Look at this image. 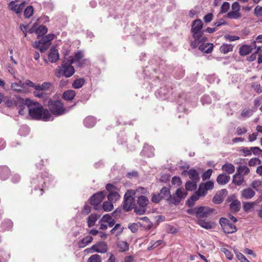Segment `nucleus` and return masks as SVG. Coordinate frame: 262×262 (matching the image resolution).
Segmentation results:
<instances>
[{
    "label": "nucleus",
    "instance_id": "f8f14e48",
    "mask_svg": "<svg viewBox=\"0 0 262 262\" xmlns=\"http://www.w3.org/2000/svg\"><path fill=\"white\" fill-rule=\"evenodd\" d=\"M59 53L57 49L52 48L50 49L49 54V60L52 63L56 62L59 60Z\"/></svg>",
    "mask_w": 262,
    "mask_h": 262
},
{
    "label": "nucleus",
    "instance_id": "13d9d810",
    "mask_svg": "<svg viewBox=\"0 0 262 262\" xmlns=\"http://www.w3.org/2000/svg\"><path fill=\"white\" fill-rule=\"evenodd\" d=\"M162 196L161 195V194L158 193H154L152 194L151 198V201L155 203H158L162 200Z\"/></svg>",
    "mask_w": 262,
    "mask_h": 262
},
{
    "label": "nucleus",
    "instance_id": "b1692460",
    "mask_svg": "<svg viewBox=\"0 0 262 262\" xmlns=\"http://www.w3.org/2000/svg\"><path fill=\"white\" fill-rule=\"evenodd\" d=\"M241 207V202L237 200H235L230 205V208L232 212H237L239 211Z\"/></svg>",
    "mask_w": 262,
    "mask_h": 262
},
{
    "label": "nucleus",
    "instance_id": "39448f33",
    "mask_svg": "<svg viewBox=\"0 0 262 262\" xmlns=\"http://www.w3.org/2000/svg\"><path fill=\"white\" fill-rule=\"evenodd\" d=\"M224 232L227 234L233 233L237 231L236 226L225 217H221L219 221Z\"/></svg>",
    "mask_w": 262,
    "mask_h": 262
},
{
    "label": "nucleus",
    "instance_id": "9d476101",
    "mask_svg": "<svg viewBox=\"0 0 262 262\" xmlns=\"http://www.w3.org/2000/svg\"><path fill=\"white\" fill-rule=\"evenodd\" d=\"M83 54L81 51H78L74 56H70V59L68 60L70 64H72L76 62H77V66L81 67L85 64V60L83 59Z\"/></svg>",
    "mask_w": 262,
    "mask_h": 262
},
{
    "label": "nucleus",
    "instance_id": "c85d7f7f",
    "mask_svg": "<svg viewBox=\"0 0 262 262\" xmlns=\"http://www.w3.org/2000/svg\"><path fill=\"white\" fill-rule=\"evenodd\" d=\"M107 198L109 201L112 202V203H115L118 200H120L121 196L119 194L118 191H114V192L108 193Z\"/></svg>",
    "mask_w": 262,
    "mask_h": 262
},
{
    "label": "nucleus",
    "instance_id": "4468645a",
    "mask_svg": "<svg viewBox=\"0 0 262 262\" xmlns=\"http://www.w3.org/2000/svg\"><path fill=\"white\" fill-rule=\"evenodd\" d=\"M255 194V191L250 188L244 189L241 191L242 197L246 200L251 199Z\"/></svg>",
    "mask_w": 262,
    "mask_h": 262
},
{
    "label": "nucleus",
    "instance_id": "ea45409f",
    "mask_svg": "<svg viewBox=\"0 0 262 262\" xmlns=\"http://www.w3.org/2000/svg\"><path fill=\"white\" fill-rule=\"evenodd\" d=\"M117 247L121 252L127 251L129 249L128 243L124 241H120L117 244Z\"/></svg>",
    "mask_w": 262,
    "mask_h": 262
},
{
    "label": "nucleus",
    "instance_id": "bf43d9fd",
    "mask_svg": "<svg viewBox=\"0 0 262 262\" xmlns=\"http://www.w3.org/2000/svg\"><path fill=\"white\" fill-rule=\"evenodd\" d=\"M33 94L35 97L39 98H45L47 97V93L43 91H37L35 90V91L33 92Z\"/></svg>",
    "mask_w": 262,
    "mask_h": 262
},
{
    "label": "nucleus",
    "instance_id": "412c9836",
    "mask_svg": "<svg viewBox=\"0 0 262 262\" xmlns=\"http://www.w3.org/2000/svg\"><path fill=\"white\" fill-rule=\"evenodd\" d=\"M51 86L52 83L50 82H45L41 84L38 83L35 85V90L37 91L45 92V91L49 90Z\"/></svg>",
    "mask_w": 262,
    "mask_h": 262
},
{
    "label": "nucleus",
    "instance_id": "864d4df0",
    "mask_svg": "<svg viewBox=\"0 0 262 262\" xmlns=\"http://www.w3.org/2000/svg\"><path fill=\"white\" fill-rule=\"evenodd\" d=\"M261 161L258 158H254L250 159L249 161L248 164L250 166H254L256 165H260Z\"/></svg>",
    "mask_w": 262,
    "mask_h": 262
},
{
    "label": "nucleus",
    "instance_id": "1a4fd4ad",
    "mask_svg": "<svg viewBox=\"0 0 262 262\" xmlns=\"http://www.w3.org/2000/svg\"><path fill=\"white\" fill-rule=\"evenodd\" d=\"M197 210L196 217L198 219L208 217L215 212V209L206 206L198 207Z\"/></svg>",
    "mask_w": 262,
    "mask_h": 262
},
{
    "label": "nucleus",
    "instance_id": "58836bf2",
    "mask_svg": "<svg viewBox=\"0 0 262 262\" xmlns=\"http://www.w3.org/2000/svg\"><path fill=\"white\" fill-rule=\"evenodd\" d=\"M198 224L200 226L206 229H212L213 227V224L211 222H205L202 220H199Z\"/></svg>",
    "mask_w": 262,
    "mask_h": 262
},
{
    "label": "nucleus",
    "instance_id": "f3484780",
    "mask_svg": "<svg viewBox=\"0 0 262 262\" xmlns=\"http://www.w3.org/2000/svg\"><path fill=\"white\" fill-rule=\"evenodd\" d=\"M188 175L191 181L198 182L200 181L199 174L197 170L194 169H190L187 171Z\"/></svg>",
    "mask_w": 262,
    "mask_h": 262
},
{
    "label": "nucleus",
    "instance_id": "3c124183",
    "mask_svg": "<svg viewBox=\"0 0 262 262\" xmlns=\"http://www.w3.org/2000/svg\"><path fill=\"white\" fill-rule=\"evenodd\" d=\"M101 257L100 255L95 254L91 256L88 259L87 262H101Z\"/></svg>",
    "mask_w": 262,
    "mask_h": 262
},
{
    "label": "nucleus",
    "instance_id": "9b49d317",
    "mask_svg": "<svg viewBox=\"0 0 262 262\" xmlns=\"http://www.w3.org/2000/svg\"><path fill=\"white\" fill-rule=\"evenodd\" d=\"M94 252L104 253L107 250V246L106 244L103 242H98V243L93 245L91 248Z\"/></svg>",
    "mask_w": 262,
    "mask_h": 262
},
{
    "label": "nucleus",
    "instance_id": "e433bc0d",
    "mask_svg": "<svg viewBox=\"0 0 262 262\" xmlns=\"http://www.w3.org/2000/svg\"><path fill=\"white\" fill-rule=\"evenodd\" d=\"M236 172L243 176L248 174L250 172V169L246 166H239L237 169Z\"/></svg>",
    "mask_w": 262,
    "mask_h": 262
},
{
    "label": "nucleus",
    "instance_id": "a19ab883",
    "mask_svg": "<svg viewBox=\"0 0 262 262\" xmlns=\"http://www.w3.org/2000/svg\"><path fill=\"white\" fill-rule=\"evenodd\" d=\"M200 197V196L199 195V194L195 192V194L191 196L190 199L187 201V205L189 207L193 206L194 204V202L198 200Z\"/></svg>",
    "mask_w": 262,
    "mask_h": 262
},
{
    "label": "nucleus",
    "instance_id": "423d86ee",
    "mask_svg": "<svg viewBox=\"0 0 262 262\" xmlns=\"http://www.w3.org/2000/svg\"><path fill=\"white\" fill-rule=\"evenodd\" d=\"M187 195V191L184 189L182 188L177 189L175 193L172 195L171 203L176 205H178L183 199L186 197Z\"/></svg>",
    "mask_w": 262,
    "mask_h": 262
},
{
    "label": "nucleus",
    "instance_id": "c756f323",
    "mask_svg": "<svg viewBox=\"0 0 262 262\" xmlns=\"http://www.w3.org/2000/svg\"><path fill=\"white\" fill-rule=\"evenodd\" d=\"M252 51V47L251 46L243 45L242 46L239 51V54L242 56H246L249 54Z\"/></svg>",
    "mask_w": 262,
    "mask_h": 262
},
{
    "label": "nucleus",
    "instance_id": "f03ea898",
    "mask_svg": "<svg viewBox=\"0 0 262 262\" xmlns=\"http://www.w3.org/2000/svg\"><path fill=\"white\" fill-rule=\"evenodd\" d=\"M71 64H70L69 61L68 62L63 61L61 66L58 67L56 70L55 75L57 78H60L63 76L66 78L71 77L75 73V69Z\"/></svg>",
    "mask_w": 262,
    "mask_h": 262
},
{
    "label": "nucleus",
    "instance_id": "680f3d73",
    "mask_svg": "<svg viewBox=\"0 0 262 262\" xmlns=\"http://www.w3.org/2000/svg\"><path fill=\"white\" fill-rule=\"evenodd\" d=\"M212 173V170L211 169H208L206 171H205L203 174H202V179L203 181H205L206 180L209 179Z\"/></svg>",
    "mask_w": 262,
    "mask_h": 262
},
{
    "label": "nucleus",
    "instance_id": "e2e57ef3",
    "mask_svg": "<svg viewBox=\"0 0 262 262\" xmlns=\"http://www.w3.org/2000/svg\"><path fill=\"white\" fill-rule=\"evenodd\" d=\"M133 209H134L135 212L140 215L143 214L146 210V208L144 207H140V206L139 207H137L136 205V207Z\"/></svg>",
    "mask_w": 262,
    "mask_h": 262
},
{
    "label": "nucleus",
    "instance_id": "4d7b16f0",
    "mask_svg": "<svg viewBox=\"0 0 262 262\" xmlns=\"http://www.w3.org/2000/svg\"><path fill=\"white\" fill-rule=\"evenodd\" d=\"M253 111L250 109H244L241 112V116L243 118H247L252 116Z\"/></svg>",
    "mask_w": 262,
    "mask_h": 262
},
{
    "label": "nucleus",
    "instance_id": "2f4dec72",
    "mask_svg": "<svg viewBox=\"0 0 262 262\" xmlns=\"http://www.w3.org/2000/svg\"><path fill=\"white\" fill-rule=\"evenodd\" d=\"M21 81H19V83L13 82L11 84V87L15 92L23 93L25 90L21 87Z\"/></svg>",
    "mask_w": 262,
    "mask_h": 262
},
{
    "label": "nucleus",
    "instance_id": "5fc2aeb1",
    "mask_svg": "<svg viewBox=\"0 0 262 262\" xmlns=\"http://www.w3.org/2000/svg\"><path fill=\"white\" fill-rule=\"evenodd\" d=\"M207 190L203 185V184L200 185L198 191L196 192L200 196H203L206 195L207 193Z\"/></svg>",
    "mask_w": 262,
    "mask_h": 262
},
{
    "label": "nucleus",
    "instance_id": "cd10ccee",
    "mask_svg": "<svg viewBox=\"0 0 262 262\" xmlns=\"http://www.w3.org/2000/svg\"><path fill=\"white\" fill-rule=\"evenodd\" d=\"M222 170L228 174H232L235 171L234 166L231 164L227 163L222 166Z\"/></svg>",
    "mask_w": 262,
    "mask_h": 262
},
{
    "label": "nucleus",
    "instance_id": "a211bd4d",
    "mask_svg": "<svg viewBox=\"0 0 262 262\" xmlns=\"http://www.w3.org/2000/svg\"><path fill=\"white\" fill-rule=\"evenodd\" d=\"M230 180V177L225 174H221L216 178V182L220 185H225Z\"/></svg>",
    "mask_w": 262,
    "mask_h": 262
},
{
    "label": "nucleus",
    "instance_id": "7ed1b4c3",
    "mask_svg": "<svg viewBox=\"0 0 262 262\" xmlns=\"http://www.w3.org/2000/svg\"><path fill=\"white\" fill-rule=\"evenodd\" d=\"M135 190L133 189L127 190L124 195V201L122 203V207L126 212L132 210L136 207V200L134 198Z\"/></svg>",
    "mask_w": 262,
    "mask_h": 262
},
{
    "label": "nucleus",
    "instance_id": "20e7f679",
    "mask_svg": "<svg viewBox=\"0 0 262 262\" xmlns=\"http://www.w3.org/2000/svg\"><path fill=\"white\" fill-rule=\"evenodd\" d=\"M47 105L50 111L53 115L59 116L64 114L66 112V109L60 100L54 101L49 98Z\"/></svg>",
    "mask_w": 262,
    "mask_h": 262
},
{
    "label": "nucleus",
    "instance_id": "bb28decb",
    "mask_svg": "<svg viewBox=\"0 0 262 262\" xmlns=\"http://www.w3.org/2000/svg\"><path fill=\"white\" fill-rule=\"evenodd\" d=\"M244 181V178L243 176L237 174V172L233 176L232 183L236 185H241L243 184Z\"/></svg>",
    "mask_w": 262,
    "mask_h": 262
},
{
    "label": "nucleus",
    "instance_id": "ddd939ff",
    "mask_svg": "<svg viewBox=\"0 0 262 262\" xmlns=\"http://www.w3.org/2000/svg\"><path fill=\"white\" fill-rule=\"evenodd\" d=\"M55 35L53 34H49L46 36H41V38L38 41H35V46H36L38 43H42L45 45H50V42L54 39Z\"/></svg>",
    "mask_w": 262,
    "mask_h": 262
},
{
    "label": "nucleus",
    "instance_id": "8fccbe9b",
    "mask_svg": "<svg viewBox=\"0 0 262 262\" xmlns=\"http://www.w3.org/2000/svg\"><path fill=\"white\" fill-rule=\"evenodd\" d=\"M35 84L34 82L30 80H27L25 82H22L21 87L24 90L26 87L33 88L35 90Z\"/></svg>",
    "mask_w": 262,
    "mask_h": 262
},
{
    "label": "nucleus",
    "instance_id": "c03bdc74",
    "mask_svg": "<svg viewBox=\"0 0 262 262\" xmlns=\"http://www.w3.org/2000/svg\"><path fill=\"white\" fill-rule=\"evenodd\" d=\"M123 230V227H122L120 224H117L115 227L111 230L112 233H115L116 235L120 234Z\"/></svg>",
    "mask_w": 262,
    "mask_h": 262
},
{
    "label": "nucleus",
    "instance_id": "0eeeda50",
    "mask_svg": "<svg viewBox=\"0 0 262 262\" xmlns=\"http://www.w3.org/2000/svg\"><path fill=\"white\" fill-rule=\"evenodd\" d=\"M7 106L12 107L16 106H22L25 103L24 99L18 96H15L13 98L8 97L5 100Z\"/></svg>",
    "mask_w": 262,
    "mask_h": 262
},
{
    "label": "nucleus",
    "instance_id": "de8ad7c7",
    "mask_svg": "<svg viewBox=\"0 0 262 262\" xmlns=\"http://www.w3.org/2000/svg\"><path fill=\"white\" fill-rule=\"evenodd\" d=\"M105 189L109 193L119 191V189L117 186L111 183L106 185Z\"/></svg>",
    "mask_w": 262,
    "mask_h": 262
},
{
    "label": "nucleus",
    "instance_id": "603ef678",
    "mask_svg": "<svg viewBox=\"0 0 262 262\" xmlns=\"http://www.w3.org/2000/svg\"><path fill=\"white\" fill-rule=\"evenodd\" d=\"M254 202H244L243 207L244 210L245 212H248L254 207Z\"/></svg>",
    "mask_w": 262,
    "mask_h": 262
},
{
    "label": "nucleus",
    "instance_id": "79ce46f5",
    "mask_svg": "<svg viewBox=\"0 0 262 262\" xmlns=\"http://www.w3.org/2000/svg\"><path fill=\"white\" fill-rule=\"evenodd\" d=\"M10 9L15 12L17 14H21V12L20 11V9L19 8L18 5L15 4V2L14 1H11L10 2L9 4Z\"/></svg>",
    "mask_w": 262,
    "mask_h": 262
},
{
    "label": "nucleus",
    "instance_id": "338daca9",
    "mask_svg": "<svg viewBox=\"0 0 262 262\" xmlns=\"http://www.w3.org/2000/svg\"><path fill=\"white\" fill-rule=\"evenodd\" d=\"M262 185V182L260 180H254L252 183V186L255 190H257Z\"/></svg>",
    "mask_w": 262,
    "mask_h": 262
},
{
    "label": "nucleus",
    "instance_id": "393cba45",
    "mask_svg": "<svg viewBox=\"0 0 262 262\" xmlns=\"http://www.w3.org/2000/svg\"><path fill=\"white\" fill-rule=\"evenodd\" d=\"M203 31L192 33V37L194 39L198 40L200 42L207 40V38L203 35Z\"/></svg>",
    "mask_w": 262,
    "mask_h": 262
},
{
    "label": "nucleus",
    "instance_id": "69168bd1",
    "mask_svg": "<svg viewBox=\"0 0 262 262\" xmlns=\"http://www.w3.org/2000/svg\"><path fill=\"white\" fill-rule=\"evenodd\" d=\"M223 201V199L220 195H215L212 199V202L216 204H221Z\"/></svg>",
    "mask_w": 262,
    "mask_h": 262
},
{
    "label": "nucleus",
    "instance_id": "49530a36",
    "mask_svg": "<svg viewBox=\"0 0 262 262\" xmlns=\"http://www.w3.org/2000/svg\"><path fill=\"white\" fill-rule=\"evenodd\" d=\"M102 208L105 211H110L113 209V203L110 201H105L103 203Z\"/></svg>",
    "mask_w": 262,
    "mask_h": 262
},
{
    "label": "nucleus",
    "instance_id": "09e8293b",
    "mask_svg": "<svg viewBox=\"0 0 262 262\" xmlns=\"http://www.w3.org/2000/svg\"><path fill=\"white\" fill-rule=\"evenodd\" d=\"M227 16L229 18L237 19L241 17V14L239 12L232 10L227 13Z\"/></svg>",
    "mask_w": 262,
    "mask_h": 262
},
{
    "label": "nucleus",
    "instance_id": "dca6fc26",
    "mask_svg": "<svg viewBox=\"0 0 262 262\" xmlns=\"http://www.w3.org/2000/svg\"><path fill=\"white\" fill-rule=\"evenodd\" d=\"M203 24L200 19H196L192 23L191 31L192 33L202 31Z\"/></svg>",
    "mask_w": 262,
    "mask_h": 262
},
{
    "label": "nucleus",
    "instance_id": "f257e3e1",
    "mask_svg": "<svg viewBox=\"0 0 262 262\" xmlns=\"http://www.w3.org/2000/svg\"><path fill=\"white\" fill-rule=\"evenodd\" d=\"M29 115L35 119H42L45 121H48L51 117L49 111L45 109L43 106L37 102H34L29 98L26 99Z\"/></svg>",
    "mask_w": 262,
    "mask_h": 262
},
{
    "label": "nucleus",
    "instance_id": "5701e85b",
    "mask_svg": "<svg viewBox=\"0 0 262 262\" xmlns=\"http://www.w3.org/2000/svg\"><path fill=\"white\" fill-rule=\"evenodd\" d=\"M213 47L212 43H206L200 45L199 48L200 50L205 53H210L213 50Z\"/></svg>",
    "mask_w": 262,
    "mask_h": 262
},
{
    "label": "nucleus",
    "instance_id": "aec40b11",
    "mask_svg": "<svg viewBox=\"0 0 262 262\" xmlns=\"http://www.w3.org/2000/svg\"><path fill=\"white\" fill-rule=\"evenodd\" d=\"M10 170L7 166H0V179L5 180L10 176Z\"/></svg>",
    "mask_w": 262,
    "mask_h": 262
},
{
    "label": "nucleus",
    "instance_id": "7c9ffc66",
    "mask_svg": "<svg viewBox=\"0 0 262 262\" xmlns=\"http://www.w3.org/2000/svg\"><path fill=\"white\" fill-rule=\"evenodd\" d=\"M98 216L96 214H91L87 219L88 226L89 227L94 226L97 221Z\"/></svg>",
    "mask_w": 262,
    "mask_h": 262
},
{
    "label": "nucleus",
    "instance_id": "72a5a7b5",
    "mask_svg": "<svg viewBox=\"0 0 262 262\" xmlns=\"http://www.w3.org/2000/svg\"><path fill=\"white\" fill-rule=\"evenodd\" d=\"M96 123L95 118L93 117H88L84 120V125L88 127H93Z\"/></svg>",
    "mask_w": 262,
    "mask_h": 262
},
{
    "label": "nucleus",
    "instance_id": "774afa93",
    "mask_svg": "<svg viewBox=\"0 0 262 262\" xmlns=\"http://www.w3.org/2000/svg\"><path fill=\"white\" fill-rule=\"evenodd\" d=\"M252 88L254 89V90L257 93H262V87L260 85V84L254 83L252 85Z\"/></svg>",
    "mask_w": 262,
    "mask_h": 262
},
{
    "label": "nucleus",
    "instance_id": "0e129e2a",
    "mask_svg": "<svg viewBox=\"0 0 262 262\" xmlns=\"http://www.w3.org/2000/svg\"><path fill=\"white\" fill-rule=\"evenodd\" d=\"M221 251L222 252H223L226 257L229 259V260H231L233 258V255L231 253V252L229 250H228L227 249L225 248H223L222 249H221Z\"/></svg>",
    "mask_w": 262,
    "mask_h": 262
},
{
    "label": "nucleus",
    "instance_id": "6e6d98bb",
    "mask_svg": "<svg viewBox=\"0 0 262 262\" xmlns=\"http://www.w3.org/2000/svg\"><path fill=\"white\" fill-rule=\"evenodd\" d=\"M141 220H143L145 222V224L144 227L146 229L148 230L150 229L152 226V223L151 222L149 219L147 217H143L141 218Z\"/></svg>",
    "mask_w": 262,
    "mask_h": 262
},
{
    "label": "nucleus",
    "instance_id": "052dcab7",
    "mask_svg": "<svg viewBox=\"0 0 262 262\" xmlns=\"http://www.w3.org/2000/svg\"><path fill=\"white\" fill-rule=\"evenodd\" d=\"M230 7V4L228 2H225L221 7V12L222 13H226L228 11Z\"/></svg>",
    "mask_w": 262,
    "mask_h": 262
},
{
    "label": "nucleus",
    "instance_id": "37998d69",
    "mask_svg": "<svg viewBox=\"0 0 262 262\" xmlns=\"http://www.w3.org/2000/svg\"><path fill=\"white\" fill-rule=\"evenodd\" d=\"M34 12V9L32 6H28L24 11V16L26 18H29L32 16Z\"/></svg>",
    "mask_w": 262,
    "mask_h": 262
},
{
    "label": "nucleus",
    "instance_id": "f704fd0d",
    "mask_svg": "<svg viewBox=\"0 0 262 262\" xmlns=\"http://www.w3.org/2000/svg\"><path fill=\"white\" fill-rule=\"evenodd\" d=\"M48 32V28L45 26H40L36 30V33L37 35V38L45 35Z\"/></svg>",
    "mask_w": 262,
    "mask_h": 262
},
{
    "label": "nucleus",
    "instance_id": "6e6552de",
    "mask_svg": "<svg viewBox=\"0 0 262 262\" xmlns=\"http://www.w3.org/2000/svg\"><path fill=\"white\" fill-rule=\"evenodd\" d=\"M105 194L104 191H99L94 194L90 198V203L94 206V208L97 209L96 206L99 205L105 198Z\"/></svg>",
    "mask_w": 262,
    "mask_h": 262
},
{
    "label": "nucleus",
    "instance_id": "a878e982",
    "mask_svg": "<svg viewBox=\"0 0 262 262\" xmlns=\"http://www.w3.org/2000/svg\"><path fill=\"white\" fill-rule=\"evenodd\" d=\"M76 95V93L74 90H68L63 94V98L66 100H73Z\"/></svg>",
    "mask_w": 262,
    "mask_h": 262
},
{
    "label": "nucleus",
    "instance_id": "4be33fe9",
    "mask_svg": "<svg viewBox=\"0 0 262 262\" xmlns=\"http://www.w3.org/2000/svg\"><path fill=\"white\" fill-rule=\"evenodd\" d=\"M137 201V204L140 207H144L145 208H146V206L149 203L148 199L144 195L138 196Z\"/></svg>",
    "mask_w": 262,
    "mask_h": 262
},
{
    "label": "nucleus",
    "instance_id": "473e14b6",
    "mask_svg": "<svg viewBox=\"0 0 262 262\" xmlns=\"http://www.w3.org/2000/svg\"><path fill=\"white\" fill-rule=\"evenodd\" d=\"M233 46L230 43H224L220 47V51L224 54L228 53L233 50Z\"/></svg>",
    "mask_w": 262,
    "mask_h": 262
},
{
    "label": "nucleus",
    "instance_id": "c9c22d12",
    "mask_svg": "<svg viewBox=\"0 0 262 262\" xmlns=\"http://www.w3.org/2000/svg\"><path fill=\"white\" fill-rule=\"evenodd\" d=\"M198 182L193 181H188L185 184V190L192 191L196 188Z\"/></svg>",
    "mask_w": 262,
    "mask_h": 262
},
{
    "label": "nucleus",
    "instance_id": "2eb2a0df",
    "mask_svg": "<svg viewBox=\"0 0 262 262\" xmlns=\"http://www.w3.org/2000/svg\"><path fill=\"white\" fill-rule=\"evenodd\" d=\"M161 195L162 196V199H166L168 201L171 203L172 195L170 194V189L168 187H163L161 190L160 192Z\"/></svg>",
    "mask_w": 262,
    "mask_h": 262
},
{
    "label": "nucleus",
    "instance_id": "6ab92c4d",
    "mask_svg": "<svg viewBox=\"0 0 262 262\" xmlns=\"http://www.w3.org/2000/svg\"><path fill=\"white\" fill-rule=\"evenodd\" d=\"M93 240V237L91 236H86L83 238L78 243V247L80 248H84L89 244H90Z\"/></svg>",
    "mask_w": 262,
    "mask_h": 262
},
{
    "label": "nucleus",
    "instance_id": "a18cd8bd",
    "mask_svg": "<svg viewBox=\"0 0 262 262\" xmlns=\"http://www.w3.org/2000/svg\"><path fill=\"white\" fill-rule=\"evenodd\" d=\"M35 42H34L33 44V46L34 48L37 49L39 50V51L41 52H45L47 50V49L49 48V45H45L42 44V43H38V44L36 46H35Z\"/></svg>",
    "mask_w": 262,
    "mask_h": 262
},
{
    "label": "nucleus",
    "instance_id": "4c0bfd02",
    "mask_svg": "<svg viewBox=\"0 0 262 262\" xmlns=\"http://www.w3.org/2000/svg\"><path fill=\"white\" fill-rule=\"evenodd\" d=\"M85 83L84 78H79L75 80L72 83V86L74 89H78L81 88Z\"/></svg>",
    "mask_w": 262,
    "mask_h": 262
}]
</instances>
